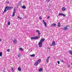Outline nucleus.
<instances>
[{
    "label": "nucleus",
    "mask_w": 72,
    "mask_h": 72,
    "mask_svg": "<svg viewBox=\"0 0 72 72\" xmlns=\"http://www.w3.org/2000/svg\"><path fill=\"white\" fill-rule=\"evenodd\" d=\"M30 56L31 57H35V54H33L32 55H30Z\"/></svg>",
    "instance_id": "10"
},
{
    "label": "nucleus",
    "mask_w": 72,
    "mask_h": 72,
    "mask_svg": "<svg viewBox=\"0 0 72 72\" xmlns=\"http://www.w3.org/2000/svg\"><path fill=\"white\" fill-rule=\"evenodd\" d=\"M20 17L19 16H18L17 17V18H18V19H19V18Z\"/></svg>",
    "instance_id": "34"
},
{
    "label": "nucleus",
    "mask_w": 72,
    "mask_h": 72,
    "mask_svg": "<svg viewBox=\"0 0 72 72\" xmlns=\"http://www.w3.org/2000/svg\"><path fill=\"white\" fill-rule=\"evenodd\" d=\"M55 26H56V24L53 23L51 25V27H55Z\"/></svg>",
    "instance_id": "11"
},
{
    "label": "nucleus",
    "mask_w": 72,
    "mask_h": 72,
    "mask_svg": "<svg viewBox=\"0 0 72 72\" xmlns=\"http://www.w3.org/2000/svg\"><path fill=\"white\" fill-rule=\"evenodd\" d=\"M1 41V39H0V41Z\"/></svg>",
    "instance_id": "40"
},
{
    "label": "nucleus",
    "mask_w": 72,
    "mask_h": 72,
    "mask_svg": "<svg viewBox=\"0 0 72 72\" xmlns=\"http://www.w3.org/2000/svg\"><path fill=\"white\" fill-rule=\"evenodd\" d=\"M49 18H50V17L49 16H48V17H47L48 19H49Z\"/></svg>",
    "instance_id": "31"
},
{
    "label": "nucleus",
    "mask_w": 72,
    "mask_h": 72,
    "mask_svg": "<svg viewBox=\"0 0 72 72\" xmlns=\"http://www.w3.org/2000/svg\"><path fill=\"white\" fill-rule=\"evenodd\" d=\"M18 70L19 71H22V69H21V68H20V66H19L18 68Z\"/></svg>",
    "instance_id": "12"
},
{
    "label": "nucleus",
    "mask_w": 72,
    "mask_h": 72,
    "mask_svg": "<svg viewBox=\"0 0 72 72\" xmlns=\"http://www.w3.org/2000/svg\"><path fill=\"white\" fill-rule=\"evenodd\" d=\"M21 2H22V1H19V3H21Z\"/></svg>",
    "instance_id": "38"
},
{
    "label": "nucleus",
    "mask_w": 72,
    "mask_h": 72,
    "mask_svg": "<svg viewBox=\"0 0 72 72\" xmlns=\"http://www.w3.org/2000/svg\"><path fill=\"white\" fill-rule=\"evenodd\" d=\"M48 49H49V48H48Z\"/></svg>",
    "instance_id": "43"
},
{
    "label": "nucleus",
    "mask_w": 72,
    "mask_h": 72,
    "mask_svg": "<svg viewBox=\"0 0 72 72\" xmlns=\"http://www.w3.org/2000/svg\"><path fill=\"white\" fill-rule=\"evenodd\" d=\"M46 1L47 3H49L50 2V0H46Z\"/></svg>",
    "instance_id": "22"
},
{
    "label": "nucleus",
    "mask_w": 72,
    "mask_h": 72,
    "mask_svg": "<svg viewBox=\"0 0 72 72\" xmlns=\"http://www.w3.org/2000/svg\"><path fill=\"white\" fill-rule=\"evenodd\" d=\"M39 18L40 20H41V19H42V17L41 16L39 17Z\"/></svg>",
    "instance_id": "23"
},
{
    "label": "nucleus",
    "mask_w": 72,
    "mask_h": 72,
    "mask_svg": "<svg viewBox=\"0 0 72 72\" xmlns=\"http://www.w3.org/2000/svg\"><path fill=\"white\" fill-rule=\"evenodd\" d=\"M6 3H7V4H9V2H7V1H6Z\"/></svg>",
    "instance_id": "29"
},
{
    "label": "nucleus",
    "mask_w": 72,
    "mask_h": 72,
    "mask_svg": "<svg viewBox=\"0 0 72 72\" xmlns=\"http://www.w3.org/2000/svg\"><path fill=\"white\" fill-rule=\"evenodd\" d=\"M19 19H22V18L21 17H20L19 18Z\"/></svg>",
    "instance_id": "37"
},
{
    "label": "nucleus",
    "mask_w": 72,
    "mask_h": 72,
    "mask_svg": "<svg viewBox=\"0 0 72 72\" xmlns=\"http://www.w3.org/2000/svg\"><path fill=\"white\" fill-rule=\"evenodd\" d=\"M66 10V8L65 7H63V11H64Z\"/></svg>",
    "instance_id": "26"
},
{
    "label": "nucleus",
    "mask_w": 72,
    "mask_h": 72,
    "mask_svg": "<svg viewBox=\"0 0 72 72\" xmlns=\"http://www.w3.org/2000/svg\"><path fill=\"white\" fill-rule=\"evenodd\" d=\"M58 15H62V16H63V14L60 13L58 14Z\"/></svg>",
    "instance_id": "17"
},
{
    "label": "nucleus",
    "mask_w": 72,
    "mask_h": 72,
    "mask_svg": "<svg viewBox=\"0 0 72 72\" xmlns=\"http://www.w3.org/2000/svg\"><path fill=\"white\" fill-rule=\"evenodd\" d=\"M50 58V56H49L48 57L47 59H46V62H47V63L49 62V59Z\"/></svg>",
    "instance_id": "7"
},
{
    "label": "nucleus",
    "mask_w": 72,
    "mask_h": 72,
    "mask_svg": "<svg viewBox=\"0 0 72 72\" xmlns=\"http://www.w3.org/2000/svg\"><path fill=\"white\" fill-rule=\"evenodd\" d=\"M49 49L50 50V48H49Z\"/></svg>",
    "instance_id": "41"
},
{
    "label": "nucleus",
    "mask_w": 72,
    "mask_h": 72,
    "mask_svg": "<svg viewBox=\"0 0 72 72\" xmlns=\"http://www.w3.org/2000/svg\"><path fill=\"white\" fill-rule=\"evenodd\" d=\"M10 22H8V25H10Z\"/></svg>",
    "instance_id": "24"
},
{
    "label": "nucleus",
    "mask_w": 72,
    "mask_h": 72,
    "mask_svg": "<svg viewBox=\"0 0 72 72\" xmlns=\"http://www.w3.org/2000/svg\"><path fill=\"white\" fill-rule=\"evenodd\" d=\"M44 26H45V27H47V23H46V22H44Z\"/></svg>",
    "instance_id": "15"
},
{
    "label": "nucleus",
    "mask_w": 72,
    "mask_h": 72,
    "mask_svg": "<svg viewBox=\"0 0 72 72\" xmlns=\"http://www.w3.org/2000/svg\"><path fill=\"white\" fill-rule=\"evenodd\" d=\"M9 50H10V49H8L7 50V51H8V52H9V51H10Z\"/></svg>",
    "instance_id": "28"
},
{
    "label": "nucleus",
    "mask_w": 72,
    "mask_h": 72,
    "mask_svg": "<svg viewBox=\"0 0 72 72\" xmlns=\"http://www.w3.org/2000/svg\"><path fill=\"white\" fill-rule=\"evenodd\" d=\"M70 67V65L69 64L68 66V67Z\"/></svg>",
    "instance_id": "33"
},
{
    "label": "nucleus",
    "mask_w": 72,
    "mask_h": 72,
    "mask_svg": "<svg viewBox=\"0 0 72 72\" xmlns=\"http://www.w3.org/2000/svg\"><path fill=\"white\" fill-rule=\"evenodd\" d=\"M19 50H20L21 51H23V48H19Z\"/></svg>",
    "instance_id": "18"
},
{
    "label": "nucleus",
    "mask_w": 72,
    "mask_h": 72,
    "mask_svg": "<svg viewBox=\"0 0 72 72\" xmlns=\"http://www.w3.org/2000/svg\"><path fill=\"white\" fill-rule=\"evenodd\" d=\"M57 26L58 27H60L61 26L60 25V22H58L57 24Z\"/></svg>",
    "instance_id": "14"
},
{
    "label": "nucleus",
    "mask_w": 72,
    "mask_h": 72,
    "mask_svg": "<svg viewBox=\"0 0 72 72\" xmlns=\"http://www.w3.org/2000/svg\"><path fill=\"white\" fill-rule=\"evenodd\" d=\"M36 32H38V33H39V32H40V31H39L38 30H36Z\"/></svg>",
    "instance_id": "25"
},
{
    "label": "nucleus",
    "mask_w": 72,
    "mask_h": 72,
    "mask_svg": "<svg viewBox=\"0 0 72 72\" xmlns=\"http://www.w3.org/2000/svg\"><path fill=\"white\" fill-rule=\"evenodd\" d=\"M44 41L45 39L44 38L41 39L40 40L39 42L38 43V46L39 48L42 47V43Z\"/></svg>",
    "instance_id": "1"
},
{
    "label": "nucleus",
    "mask_w": 72,
    "mask_h": 72,
    "mask_svg": "<svg viewBox=\"0 0 72 72\" xmlns=\"http://www.w3.org/2000/svg\"><path fill=\"white\" fill-rule=\"evenodd\" d=\"M62 11H63V7L62 8Z\"/></svg>",
    "instance_id": "36"
},
{
    "label": "nucleus",
    "mask_w": 72,
    "mask_h": 72,
    "mask_svg": "<svg viewBox=\"0 0 72 72\" xmlns=\"http://www.w3.org/2000/svg\"><path fill=\"white\" fill-rule=\"evenodd\" d=\"M42 21L43 22V23L45 22V21H44V20H42Z\"/></svg>",
    "instance_id": "32"
},
{
    "label": "nucleus",
    "mask_w": 72,
    "mask_h": 72,
    "mask_svg": "<svg viewBox=\"0 0 72 72\" xmlns=\"http://www.w3.org/2000/svg\"><path fill=\"white\" fill-rule=\"evenodd\" d=\"M57 63H58V64H60V61H57Z\"/></svg>",
    "instance_id": "27"
},
{
    "label": "nucleus",
    "mask_w": 72,
    "mask_h": 72,
    "mask_svg": "<svg viewBox=\"0 0 72 72\" xmlns=\"http://www.w3.org/2000/svg\"><path fill=\"white\" fill-rule=\"evenodd\" d=\"M30 51H32V50H31Z\"/></svg>",
    "instance_id": "42"
},
{
    "label": "nucleus",
    "mask_w": 72,
    "mask_h": 72,
    "mask_svg": "<svg viewBox=\"0 0 72 72\" xmlns=\"http://www.w3.org/2000/svg\"><path fill=\"white\" fill-rule=\"evenodd\" d=\"M41 59H38V60L34 64V66H37L39 63L41 62Z\"/></svg>",
    "instance_id": "3"
},
{
    "label": "nucleus",
    "mask_w": 72,
    "mask_h": 72,
    "mask_svg": "<svg viewBox=\"0 0 72 72\" xmlns=\"http://www.w3.org/2000/svg\"><path fill=\"white\" fill-rule=\"evenodd\" d=\"M69 26H67L64 28V31H66L67 30H69Z\"/></svg>",
    "instance_id": "5"
},
{
    "label": "nucleus",
    "mask_w": 72,
    "mask_h": 72,
    "mask_svg": "<svg viewBox=\"0 0 72 72\" xmlns=\"http://www.w3.org/2000/svg\"><path fill=\"white\" fill-rule=\"evenodd\" d=\"M13 42L15 44L17 43V40L16 39H14L13 40Z\"/></svg>",
    "instance_id": "13"
},
{
    "label": "nucleus",
    "mask_w": 72,
    "mask_h": 72,
    "mask_svg": "<svg viewBox=\"0 0 72 72\" xmlns=\"http://www.w3.org/2000/svg\"><path fill=\"white\" fill-rule=\"evenodd\" d=\"M3 55V53L2 52H0V57H1Z\"/></svg>",
    "instance_id": "19"
},
{
    "label": "nucleus",
    "mask_w": 72,
    "mask_h": 72,
    "mask_svg": "<svg viewBox=\"0 0 72 72\" xmlns=\"http://www.w3.org/2000/svg\"><path fill=\"white\" fill-rule=\"evenodd\" d=\"M50 45L51 46H54L55 45H56V44H55V41H53L52 42V44H51Z\"/></svg>",
    "instance_id": "6"
},
{
    "label": "nucleus",
    "mask_w": 72,
    "mask_h": 72,
    "mask_svg": "<svg viewBox=\"0 0 72 72\" xmlns=\"http://www.w3.org/2000/svg\"><path fill=\"white\" fill-rule=\"evenodd\" d=\"M15 11L14 10L13 13V14L12 16V17H14V15H15Z\"/></svg>",
    "instance_id": "8"
},
{
    "label": "nucleus",
    "mask_w": 72,
    "mask_h": 72,
    "mask_svg": "<svg viewBox=\"0 0 72 72\" xmlns=\"http://www.w3.org/2000/svg\"><path fill=\"white\" fill-rule=\"evenodd\" d=\"M3 72H5V70H4V69L3 70Z\"/></svg>",
    "instance_id": "39"
},
{
    "label": "nucleus",
    "mask_w": 72,
    "mask_h": 72,
    "mask_svg": "<svg viewBox=\"0 0 72 72\" xmlns=\"http://www.w3.org/2000/svg\"><path fill=\"white\" fill-rule=\"evenodd\" d=\"M22 8V9H26V6H23L22 7H21Z\"/></svg>",
    "instance_id": "16"
},
{
    "label": "nucleus",
    "mask_w": 72,
    "mask_h": 72,
    "mask_svg": "<svg viewBox=\"0 0 72 72\" xmlns=\"http://www.w3.org/2000/svg\"><path fill=\"white\" fill-rule=\"evenodd\" d=\"M18 57L19 58L21 57V55H20V53H18L17 55Z\"/></svg>",
    "instance_id": "21"
},
{
    "label": "nucleus",
    "mask_w": 72,
    "mask_h": 72,
    "mask_svg": "<svg viewBox=\"0 0 72 72\" xmlns=\"http://www.w3.org/2000/svg\"><path fill=\"white\" fill-rule=\"evenodd\" d=\"M66 14H63V16L64 17H66Z\"/></svg>",
    "instance_id": "30"
},
{
    "label": "nucleus",
    "mask_w": 72,
    "mask_h": 72,
    "mask_svg": "<svg viewBox=\"0 0 72 72\" xmlns=\"http://www.w3.org/2000/svg\"><path fill=\"white\" fill-rule=\"evenodd\" d=\"M39 37H40V36L31 37L30 39L31 40H38L39 39Z\"/></svg>",
    "instance_id": "4"
},
{
    "label": "nucleus",
    "mask_w": 72,
    "mask_h": 72,
    "mask_svg": "<svg viewBox=\"0 0 72 72\" xmlns=\"http://www.w3.org/2000/svg\"><path fill=\"white\" fill-rule=\"evenodd\" d=\"M13 8V7L10 6H6L5 7L3 12V13L6 12V11L8 10H10L12 9Z\"/></svg>",
    "instance_id": "2"
},
{
    "label": "nucleus",
    "mask_w": 72,
    "mask_h": 72,
    "mask_svg": "<svg viewBox=\"0 0 72 72\" xmlns=\"http://www.w3.org/2000/svg\"><path fill=\"white\" fill-rule=\"evenodd\" d=\"M60 61H61V62H63V60H60Z\"/></svg>",
    "instance_id": "35"
},
{
    "label": "nucleus",
    "mask_w": 72,
    "mask_h": 72,
    "mask_svg": "<svg viewBox=\"0 0 72 72\" xmlns=\"http://www.w3.org/2000/svg\"><path fill=\"white\" fill-rule=\"evenodd\" d=\"M43 71V69L42 68H40L38 70L39 72H42Z\"/></svg>",
    "instance_id": "9"
},
{
    "label": "nucleus",
    "mask_w": 72,
    "mask_h": 72,
    "mask_svg": "<svg viewBox=\"0 0 72 72\" xmlns=\"http://www.w3.org/2000/svg\"><path fill=\"white\" fill-rule=\"evenodd\" d=\"M11 71L12 72H14V69L12 67V68Z\"/></svg>",
    "instance_id": "20"
}]
</instances>
